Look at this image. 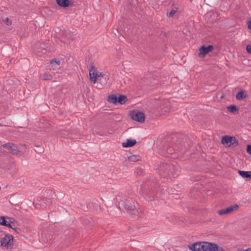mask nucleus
I'll use <instances>...</instances> for the list:
<instances>
[{"label":"nucleus","mask_w":251,"mask_h":251,"mask_svg":"<svg viewBox=\"0 0 251 251\" xmlns=\"http://www.w3.org/2000/svg\"><path fill=\"white\" fill-rule=\"evenodd\" d=\"M156 173L163 177L172 176L176 177L180 172V168L177 164H172L167 163H160L154 167Z\"/></svg>","instance_id":"f257e3e1"},{"label":"nucleus","mask_w":251,"mask_h":251,"mask_svg":"<svg viewBox=\"0 0 251 251\" xmlns=\"http://www.w3.org/2000/svg\"><path fill=\"white\" fill-rule=\"evenodd\" d=\"M116 200L118 201V208L121 210L125 209L129 214L136 215L138 211L134 201L126 195H118Z\"/></svg>","instance_id":"f03ea898"},{"label":"nucleus","mask_w":251,"mask_h":251,"mask_svg":"<svg viewBox=\"0 0 251 251\" xmlns=\"http://www.w3.org/2000/svg\"><path fill=\"white\" fill-rule=\"evenodd\" d=\"M192 251H224V249L217 244L208 242H198L189 245Z\"/></svg>","instance_id":"7ed1b4c3"},{"label":"nucleus","mask_w":251,"mask_h":251,"mask_svg":"<svg viewBox=\"0 0 251 251\" xmlns=\"http://www.w3.org/2000/svg\"><path fill=\"white\" fill-rule=\"evenodd\" d=\"M141 187L143 194L149 196L150 198H153L157 192L158 183L156 180L152 179L151 181L146 182V184L143 186H141Z\"/></svg>","instance_id":"20e7f679"},{"label":"nucleus","mask_w":251,"mask_h":251,"mask_svg":"<svg viewBox=\"0 0 251 251\" xmlns=\"http://www.w3.org/2000/svg\"><path fill=\"white\" fill-rule=\"evenodd\" d=\"M164 149L165 150V152L163 151L162 155L166 157H169L170 155H173L176 151H182L183 150V146L180 141H176V143H174L173 147H170Z\"/></svg>","instance_id":"39448f33"},{"label":"nucleus","mask_w":251,"mask_h":251,"mask_svg":"<svg viewBox=\"0 0 251 251\" xmlns=\"http://www.w3.org/2000/svg\"><path fill=\"white\" fill-rule=\"evenodd\" d=\"M221 143L227 147H235L239 144L238 140L234 136L226 135L222 137Z\"/></svg>","instance_id":"423d86ee"},{"label":"nucleus","mask_w":251,"mask_h":251,"mask_svg":"<svg viewBox=\"0 0 251 251\" xmlns=\"http://www.w3.org/2000/svg\"><path fill=\"white\" fill-rule=\"evenodd\" d=\"M129 115L131 119L139 123H143L145 120V116L143 112L138 110L131 111Z\"/></svg>","instance_id":"0eeeda50"},{"label":"nucleus","mask_w":251,"mask_h":251,"mask_svg":"<svg viewBox=\"0 0 251 251\" xmlns=\"http://www.w3.org/2000/svg\"><path fill=\"white\" fill-rule=\"evenodd\" d=\"M13 242V236L8 234H5L4 237L1 238L0 240L1 246L6 247L7 249L12 248Z\"/></svg>","instance_id":"6e6552de"},{"label":"nucleus","mask_w":251,"mask_h":251,"mask_svg":"<svg viewBox=\"0 0 251 251\" xmlns=\"http://www.w3.org/2000/svg\"><path fill=\"white\" fill-rule=\"evenodd\" d=\"M2 147L6 150V151L12 154H18L21 152L17 146L11 143L3 144Z\"/></svg>","instance_id":"1a4fd4ad"},{"label":"nucleus","mask_w":251,"mask_h":251,"mask_svg":"<svg viewBox=\"0 0 251 251\" xmlns=\"http://www.w3.org/2000/svg\"><path fill=\"white\" fill-rule=\"evenodd\" d=\"M214 49L213 45H209L207 46L203 45L199 49V56L200 57H203L206 54L212 51Z\"/></svg>","instance_id":"9d476101"},{"label":"nucleus","mask_w":251,"mask_h":251,"mask_svg":"<svg viewBox=\"0 0 251 251\" xmlns=\"http://www.w3.org/2000/svg\"><path fill=\"white\" fill-rule=\"evenodd\" d=\"M89 75L90 81L94 84L96 83L97 80L99 81L102 80V78H99V76H98L94 66H92L91 69L89 70Z\"/></svg>","instance_id":"9b49d317"},{"label":"nucleus","mask_w":251,"mask_h":251,"mask_svg":"<svg viewBox=\"0 0 251 251\" xmlns=\"http://www.w3.org/2000/svg\"><path fill=\"white\" fill-rule=\"evenodd\" d=\"M47 45L44 42H38L35 44L34 50L37 52H42L44 54L47 52Z\"/></svg>","instance_id":"f8f14e48"},{"label":"nucleus","mask_w":251,"mask_h":251,"mask_svg":"<svg viewBox=\"0 0 251 251\" xmlns=\"http://www.w3.org/2000/svg\"><path fill=\"white\" fill-rule=\"evenodd\" d=\"M69 39H72L71 33L68 30H63L61 31L60 34V40L62 43H66V40Z\"/></svg>","instance_id":"ddd939ff"},{"label":"nucleus","mask_w":251,"mask_h":251,"mask_svg":"<svg viewBox=\"0 0 251 251\" xmlns=\"http://www.w3.org/2000/svg\"><path fill=\"white\" fill-rule=\"evenodd\" d=\"M56 2L58 6L63 8L74 5V2L70 0H56Z\"/></svg>","instance_id":"4468645a"},{"label":"nucleus","mask_w":251,"mask_h":251,"mask_svg":"<svg viewBox=\"0 0 251 251\" xmlns=\"http://www.w3.org/2000/svg\"><path fill=\"white\" fill-rule=\"evenodd\" d=\"M82 223L85 226H91L94 225L93 219L89 216H86L81 218Z\"/></svg>","instance_id":"2eb2a0df"},{"label":"nucleus","mask_w":251,"mask_h":251,"mask_svg":"<svg viewBox=\"0 0 251 251\" xmlns=\"http://www.w3.org/2000/svg\"><path fill=\"white\" fill-rule=\"evenodd\" d=\"M12 224L13 222L10 220L9 222L6 220V217L4 216H0V225L3 226H5L8 227L9 228H12Z\"/></svg>","instance_id":"dca6fc26"},{"label":"nucleus","mask_w":251,"mask_h":251,"mask_svg":"<svg viewBox=\"0 0 251 251\" xmlns=\"http://www.w3.org/2000/svg\"><path fill=\"white\" fill-rule=\"evenodd\" d=\"M136 143L137 141L135 139H127L126 142L122 143V146L124 148H128L134 146Z\"/></svg>","instance_id":"f3484780"},{"label":"nucleus","mask_w":251,"mask_h":251,"mask_svg":"<svg viewBox=\"0 0 251 251\" xmlns=\"http://www.w3.org/2000/svg\"><path fill=\"white\" fill-rule=\"evenodd\" d=\"M227 110L228 112L237 115L239 113V109L235 105H230L227 107Z\"/></svg>","instance_id":"a211bd4d"},{"label":"nucleus","mask_w":251,"mask_h":251,"mask_svg":"<svg viewBox=\"0 0 251 251\" xmlns=\"http://www.w3.org/2000/svg\"><path fill=\"white\" fill-rule=\"evenodd\" d=\"M239 174L244 178L251 179V171H238Z\"/></svg>","instance_id":"6ab92c4d"},{"label":"nucleus","mask_w":251,"mask_h":251,"mask_svg":"<svg viewBox=\"0 0 251 251\" xmlns=\"http://www.w3.org/2000/svg\"><path fill=\"white\" fill-rule=\"evenodd\" d=\"M247 97V95L246 94V92L243 90L238 92L236 95V99L240 100H243Z\"/></svg>","instance_id":"aec40b11"},{"label":"nucleus","mask_w":251,"mask_h":251,"mask_svg":"<svg viewBox=\"0 0 251 251\" xmlns=\"http://www.w3.org/2000/svg\"><path fill=\"white\" fill-rule=\"evenodd\" d=\"M127 98L126 95H119L118 96L117 103L123 104L127 101Z\"/></svg>","instance_id":"412c9836"},{"label":"nucleus","mask_w":251,"mask_h":251,"mask_svg":"<svg viewBox=\"0 0 251 251\" xmlns=\"http://www.w3.org/2000/svg\"><path fill=\"white\" fill-rule=\"evenodd\" d=\"M118 100V96L116 95H109L108 97V101L110 103H112L113 104H117Z\"/></svg>","instance_id":"4be33fe9"},{"label":"nucleus","mask_w":251,"mask_h":251,"mask_svg":"<svg viewBox=\"0 0 251 251\" xmlns=\"http://www.w3.org/2000/svg\"><path fill=\"white\" fill-rule=\"evenodd\" d=\"M41 77L43 80H51L52 78V75L49 73H45L41 75Z\"/></svg>","instance_id":"5701e85b"},{"label":"nucleus","mask_w":251,"mask_h":251,"mask_svg":"<svg viewBox=\"0 0 251 251\" xmlns=\"http://www.w3.org/2000/svg\"><path fill=\"white\" fill-rule=\"evenodd\" d=\"M239 208V205L237 204L232 205L227 208H226L227 212L228 213L232 212V211H236Z\"/></svg>","instance_id":"b1692460"},{"label":"nucleus","mask_w":251,"mask_h":251,"mask_svg":"<svg viewBox=\"0 0 251 251\" xmlns=\"http://www.w3.org/2000/svg\"><path fill=\"white\" fill-rule=\"evenodd\" d=\"M98 76H99V78H104V83H107V80L109 79V75L104 74L103 73H100V74H98Z\"/></svg>","instance_id":"393cba45"},{"label":"nucleus","mask_w":251,"mask_h":251,"mask_svg":"<svg viewBox=\"0 0 251 251\" xmlns=\"http://www.w3.org/2000/svg\"><path fill=\"white\" fill-rule=\"evenodd\" d=\"M140 159V157L138 155H132L128 157V160L130 161H132V162H136V161L139 160Z\"/></svg>","instance_id":"a878e982"},{"label":"nucleus","mask_w":251,"mask_h":251,"mask_svg":"<svg viewBox=\"0 0 251 251\" xmlns=\"http://www.w3.org/2000/svg\"><path fill=\"white\" fill-rule=\"evenodd\" d=\"M160 110L162 113L168 112L170 111V108L168 107V105L167 106L165 105L161 106L160 107Z\"/></svg>","instance_id":"bb28decb"},{"label":"nucleus","mask_w":251,"mask_h":251,"mask_svg":"<svg viewBox=\"0 0 251 251\" xmlns=\"http://www.w3.org/2000/svg\"><path fill=\"white\" fill-rule=\"evenodd\" d=\"M2 21L7 25H10L12 24L11 21L6 17L3 18Z\"/></svg>","instance_id":"cd10ccee"},{"label":"nucleus","mask_w":251,"mask_h":251,"mask_svg":"<svg viewBox=\"0 0 251 251\" xmlns=\"http://www.w3.org/2000/svg\"><path fill=\"white\" fill-rule=\"evenodd\" d=\"M60 64V61L56 59H53L50 61V64L53 65H59Z\"/></svg>","instance_id":"c85d7f7f"},{"label":"nucleus","mask_w":251,"mask_h":251,"mask_svg":"<svg viewBox=\"0 0 251 251\" xmlns=\"http://www.w3.org/2000/svg\"><path fill=\"white\" fill-rule=\"evenodd\" d=\"M218 213L220 215H223L228 214L226 208L219 210Z\"/></svg>","instance_id":"c756f323"},{"label":"nucleus","mask_w":251,"mask_h":251,"mask_svg":"<svg viewBox=\"0 0 251 251\" xmlns=\"http://www.w3.org/2000/svg\"><path fill=\"white\" fill-rule=\"evenodd\" d=\"M13 229L16 233L18 234H21L22 232V230L20 228H19L18 227H13L11 228Z\"/></svg>","instance_id":"7c9ffc66"},{"label":"nucleus","mask_w":251,"mask_h":251,"mask_svg":"<svg viewBox=\"0 0 251 251\" xmlns=\"http://www.w3.org/2000/svg\"><path fill=\"white\" fill-rule=\"evenodd\" d=\"M176 12V10L172 9V10H171V11L168 14H167V15L169 17H172L175 15Z\"/></svg>","instance_id":"2f4dec72"},{"label":"nucleus","mask_w":251,"mask_h":251,"mask_svg":"<svg viewBox=\"0 0 251 251\" xmlns=\"http://www.w3.org/2000/svg\"><path fill=\"white\" fill-rule=\"evenodd\" d=\"M246 50L249 54H251V45L246 46Z\"/></svg>","instance_id":"473e14b6"},{"label":"nucleus","mask_w":251,"mask_h":251,"mask_svg":"<svg viewBox=\"0 0 251 251\" xmlns=\"http://www.w3.org/2000/svg\"><path fill=\"white\" fill-rule=\"evenodd\" d=\"M247 152L251 155V145H248L247 146Z\"/></svg>","instance_id":"72a5a7b5"},{"label":"nucleus","mask_w":251,"mask_h":251,"mask_svg":"<svg viewBox=\"0 0 251 251\" xmlns=\"http://www.w3.org/2000/svg\"><path fill=\"white\" fill-rule=\"evenodd\" d=\"M248 28L251 30V20L248 22Z\"/></svg>","instance_id":"f704fd0d"},{"label":"nucleus","mask_w":251,"mask_h":251,"mask_svg":"<svg viewBox=\"0 0 251 251\" xmlns=\"http://www.w3.org/2000/svg\"><path fill=\"white\" fill-rule=\"evenodd\" d=\"M36 151L38 153H42L44 151V150L43 149H40V150Z\"/></svg>","instance_id":"c9c22d12"},{"label":"nucleus","mask_w":251,"mask_h":251,"mask_svg":"<svg viewBox=\"0 0 251 251\" xmlns=\"http://www.w3.org/2000/svg\"><path fill=\"white\" fill-rule=\"evenodd\" d=\"M101 83H104V82L105 81V79L104 78H102V80L101 81H100Z\"/></svg>","instance_id":"e433bc0d"},{"label":"nucleus","mask_w":251,"mask_h":251,"mask_svg":"<svg viewBox=\"0 0 251 251\" xmlns=\"http://www.w3.org/2000/svg\"><path fill=\"white\" fill-rule=\"evenodd\" d=\"M46 201H47L48 202H50V199H49L48 200H47V199L46 200Z\"/></svg>","instance_id":"4c0bfd02"},{"label":"nucleus","mask_w":251,"mask_h":251,"mask_svg":"<svg viewBox=\"0 0 251 251\" xmlns=\"http://www.w3.org/2000/svg\"><path fill=\"white\" fill-rule=\"evenodd\" d=\"M12 226H13V227H16L14 224L12 225Z\"/></svg>","instance_id":"58836bf2"},{"label":"nucleus","mask_w":251,"mask_h":251,"mask_svg":"<svg viewBox=\"0 0 251 251\" xmlns=\"http://www.w3.org/2000/svg\"><path fill=\"white\" fill-rule=\"evenodd\" d=\"M137 174H139V172L137 171Z\"/></svg>","instance_id":"ea45409f"},{"label":"nucleus","mask_w":251,"mask_h":251,"mask_svg":"<svg viewBox=\"0 0 251 251\" xmlns=\"http://www.w3.org/2000/svg\"><path fill=\"white\" fill-rule=\"evenodd\" d=\"M7 218H8V219H9V220H10V219H11V218H9V217H7Z\"/></svg>","instance_id":"a19ab883"},{"label":"nucleus","mask_w":251,"mask_h":251,"mask_svg":"<svg viewBox=\"0 0 251 251\" xmlns=\"http://www.w3.org/2000/svg\"><path fill=\"white\" fill-rule=\"evenodd\" d=\"M141 173H140V172H139V175H140Z\"/></svg>","instance_id":"79ce46f5"}]
</instances>
